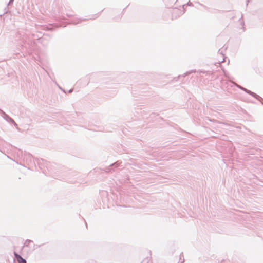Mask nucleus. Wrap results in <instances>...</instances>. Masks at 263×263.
Instances as JSON below:
<instances>
[{
    "label": "nucleus",
    "mask_w": 263,
    "mask_h": 263,
    "mask_svg": "<svg viewBox=\"0 0 263 263\" xmlns=\"http://www.w3.org/2000/svg\"><path fill=\"white\" fill-rule=\"evenodd\" d=\"M184 13V11H182L180 9L175 8L173 10L172 16L174 18H177V16L181 15Z\"/></svg>",
    "instance_id": "obj_1"
},
{
    "label": "nucleus",
    "mask_w": 263,
    "mask_h": 263,
    "mask_svg": "<svg viewBox=\"0 0 263 263\" xmlns=\"http://www.w3.org/2000/svg\"><path fill=\"white\" fill-rule=\"evenodd\" d=\"M246 93L251 95L252 97H254L258 100H259V101L262 100L263 101V99L261 97H260L258 95L256 94L255 93L252 92L251 91H250L249 90H247Z\"/></svg>",
    "instance_id": "obj_2"
},
{
    "label": "nucleus",
    "mask_w": 263,
    "mask_h": 263,
    "mask_svg": "<svg viewBox=\"0 0 263 263\" xmlns=\"http://www.w3.org/2000/svg\"><path fill=\"white\" fill-rule=\"evenodd\" d=\"M3 116V118L8 122L9 123H13L14 122V120L11 118L10 117H9L8 115H7L5 112H4V111H3L2 112Z\"/></svg>",
    "instance_id": "obj_3"
},
{
    "label": "nucleus",
    "mask_w": 263,
    "mask_h": 263,
    "mask_svg": "<svg viewBox=\"0 0 263 263\" xmlns=\"http://www.w3.org/2000/svg\"><path fill=\"white\" fill-rule=\"evenodd\" d=\"M15 257L17 259L18 263H27L26 260L22 257L20 255L15 253Z\"/></svg>",
    "instance_id": "obj_4"
},
{
    "label": "nucleus",
    "mask_w": 263,
    "mask_h": 263,
    "mask_svg": "<svg viewBox=\"0 0 263 263\" xmlns=\"http://www.w3.org/2000/svg\"><path fill=\"white\" fill-rule=\"evenodd\" d=\"M26 159V161L27 162L28 161H29V162H31V159H32V155H30V154H26L25 155V156H24V159Z\"/></svg>",
    "instance_id": "obj_5"
},
{
    "label": "nucleus",
    "mask_w": 263,
    "mask_h": 263,
    "mask_svg": "<svg viewBox=\"0 0 263 263\" xmlns=\"http://www.w3.org/2000/svg\"><path fill=\"white\" fill-rule=\"evenodd\" d=\"M31 243H33V241L31 240L27 239L24 243V247H28Z\"/></svg>",
    "instance_id": "obj_6"
},
{
    "label": "nucleus",
    "mask_w": 263,
    "mask_h": 263,
    "mask_svg": "<svg viewBox=\"0 0 263 263\" xmlns=\"http://www.w3.org/2000/svg\"><path fill=\"white\" fill-rule=\"evenodd\" d=\"M236 85V86L238 87L239 88H240V89H241L242 90L244 91L245 92H247V91L248 89H247L246 88L240 86V85H238L236 84H235Z\"/></svg>",
    "instance_id": "obj_7"
},
{
    "label": "nucleus",
    "mask_w": 263,
    "mask_h": 263,
    "mask_svg": "<svg viewBox=\"0 0 263 263\" xmlns=\"http://www.w3.org/2000/svg\"><path fill=\"white\" fill-rule=\"evenodd\" d=\"M183 257V253H181L180 255V263H183L184 261V259H183L182 260H181V259H182V257Z\"/></svg>",
    "instance_id": "obj_8"
},
{
    "label": "nucleus",
    "mask_w": 263,
    "mask_h": 263,
    "mask_svg": "<svg viewBox=\"0 0 263 263\" xmlns=\"http://www.w3.org/2000/svg\"><path fill=\"white\" fill-rule=\"evenodd\" d=\"M119 166V164H118V162L111 164V165H110V167H117Z\"/></svg>",
    "instance_id": "obj_9"
},
{
    "label": "nucleus",
    "mask_w": 263,
    "mask_h": 263,
    "mask_svg": "<svg viewBox=\"0 0 263 263\" xmlns=\"http://www.w3.org/2000/svg\"><path fill=\"white\" fill-rule=\"evenodd\" d=\"M219 53L220 54H221V55H224V50L223 49H220L218 51Z\"/></svg>",
    "instance_id": "obj_10"
},
{
    "label": "nucleus",
    "mask_w": 263,
    "mask_h": 263,
    "mask_svg": "<svg viewBox=\"0 0 263 263\" xmlns=\"http://www.w3.org/2000/svg\"><path fill=\"white\" fill-rule=\"evenodd\" d=\"M111 168H110V167L106 168L105 172H111Z\"/></svg>",
    "instance_id": "obj_11"
},
{
    "label": "nucleus",
    "mask_w": 263,
    "mask_h": 263,
    "mask_svg": "<svg viewBox=\"0 0 263 263\" xmlns=\"http://www.w3.org/2000/svg\"><path fill=\"white\" fill-rule=\"evenodd\" d=\"M11 123L13 124L15 126V127L17 128V124L14 121L13 123Z\"/></svg>",
    "instance_id": "obj_12"
},
{
    "label": "nucleus",
    "mask_w": 263,
    "mask_h": 263,
    "mask_svg": "<svg viewBox=\"0 0 263 263\" xmlns=\"http://www.w3.org/2000/svg\"><path fill=\"white\" fill-rule=\"evenodd\" d=\"M198 4H199L200 6H201L202 7H203V8H205V9L208 8L206 6H204V5H202V4H200V3H198Z\"/></svg>",
    "instance_id": "obj_13"
},
{
    "label": "nucleus",
    "mask_w": 263,
    "mask_h": 263,
    "mask_svg": "<svg viewBox=\"0 0 263 263\" xmlns=\"http://www.w3.org/2000/svg\"><path fill=\"white\" fill-rule=\"evenodd\" d=\"M187 5H189V6H193V5L192 4V3L191 2H189L187 4Z\"/></svg>",
    "instance_id": "obj_14"
},
{
    "label": "nucleus",
    "mask_w": 263,
    "mask_h": 263,
    "mask_svg": "<svg viewBox=\"0 0 263 263\" xmlns=\"http://www.w3.org/2000/svg\"><path fill=\"white\" fill-rule=\"evenodd\" d=\"M240 21L241 25H244V22L242 20L241 21V19H240Z\"/></svg>",
    "instance_id": "obj_15"
},
{
    "label": "nucleus",
    "mask_w": 263,
    "mask_h": 263,
    "mask_svg": "<svg viewBox=\"0 0 263 263\" xmlns=\"http://www.w3.org/2000/svg\"><path fill=\"white\" fill-rule=\"evenodd\" d=\"M14 0H10L9 2V5L12 3L13 2Z\"/></svg>",
    "instance_id": "obj_16"
},
{
    "label": "nucleus",
    "mask_w": 263,
    "mask_h": 263,
    "mask_svg": "<svg viewBox=\"0 0 263 263\" xmlns=\"http://www.w3.org/2000/svg\"><path fill=\"white\" fill-rule=\"evenodd\" d=\"M190 73V72H186V73H184V74L183 76V77H185V76H186V75L189 74Z\"/></svg>",
    "instance_id": "obj_17"
},
{
    "label": "nucleus",
    "mask_w": 263,
    "mask_h": 263,
    "mask_svg": "<svg viewBox=\"0 0 263 263\" xmlns=\"http://www.w3.org/2000/svg\"><path fill=\"white\" fill-rule=\"evenodd\" d=\"M78 23H79V22H75V21H73V22H72V24H78Z\"/></svg>",
    "instance_id": "obj_18"
},
{
    "label": "nucleus",
    "mask_w": 263,
    "mask_h": 263,
    "mask_svg": "<svg viewBox=\"0 0 263 263\" xmlns=\"http://www.w3.org/2000/svg\"><path fill=\"white\" fill-rule=\"evenodd\" d=\"M224 61V58H223V60L221 61H219V63L223 62Z\"/></svg>",
    "instance_id": "obj_19"
},
{
    "label": "nucleus",
    "mask_w": 263,
    "mask_h": 263,
    "mask_svg": "<svg viewBox=\"0 0 263 263\" xmlns=\"http://www.w3.org/2000/svg\"><path fill=\"white\" fill-rule=\"evenodd\" d=\"M72 91H73V90H72V89H70V90L69 91V92H72Z\"/></svg>",
    "instance_id": "obj_20"
},
{
    "label": "nucleus",
    "mask_w": 263,
    "mask_h": 263,
    "mask_svg": "<svg viewBox=\"0 0 263 263\" xmlns=\"http://www.w3.org/2000/svg\"><path fill=\"white\" fill-rule=\"evenodd\" d=\"M36 245H34V248H33V249H34L35 248V247H36Z\"/></svg>",
    "instance_id": "obj_21"
},
{
    "label": "nucleus",
    "mask_w": 263,
    "mask_h": 263,
    "mask_svg": "<svg viewBox=\"0 0 263 263\" xmlns=\"http://www.w3.org/2000/svg\"><path fill=\"white\" fill-rule=\"evenodd\" d=\"M185 5H183V6H182V8L184 9V7Z\"/></svg>",
    "instance_id": "obj_22"
},
{
    "label": "nucleus",
    "mask_w": 263,
    "mask_h": 263,
    "mask_svg": "<svg viewBox=\"0 0 263 263\" xmlns=\"http://www.w3.org/2000/svg\"><path fill=\"white\" fill-rule=\"evenodd\" d=\"M224 75H225L226 77H227V75L226 73H224Z\"/></svg>",
    "instance_id": "obj_23"
}]
</instances>
